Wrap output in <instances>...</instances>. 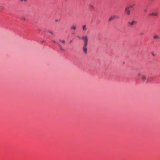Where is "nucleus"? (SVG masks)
<instances>
[{
	"instance_id": "nucleus-1",
	"label": "nucleus",
	"mask_w": 160,
	"mask_h": 160,
	"mask_svg": "<svg viewBox=\"0 0 160 160\" xmlns=\"http://www.w3.org/2000/svg\"><path fill=\"white\" fill-rule=\"evenodd\" d=\"M119 18V17L116 15H111L108 19V21L110 22L114 19H118Z\"/></svg>"
},
{
	"instance_id": "nucleus-2",
	"label": "nucleus",
	"mask_w": 160,
	"mask_h": 160,
	"mask_svg": "<svg viewBox=\"0 0 160 160\" xmlns=\"http://www.w3.org/2000/svg\"><path fill=\"white\" fill-rule=\"evenodd\" d=\"M125 11L128 15H129L131 14L129 7H127L125 10Z\"/></svg>"
},
{
	"instance_id": "nucleus-3",
	"label": "nucleus",
	"mask_w": 160,
	"mask_h": 160,
	"mask_svg": "<svg viewBox=\"0 0 160 160\" xmlns=\"http://www.w3.org/2000/svg\"><path fill=\"white\" fill-rule=\"evenodd\" d=\"M137 23V22L134 20H133L132 22H128V24L132 26L136 25Z\"/></svg>"
},
{
	"instance_id": "nucleus-4",
	"label": "nucleus",
	"mask_w": 160,
	"mask_h": 160,
	"mask_svg": "<svg viewBox=\"0 0 160 160\" xmlns=\"http://www.w3.org/2000/svg\"><path fill=\"white\" fill-rule=\"evenodd\" d=\"M81 39L83 40L84 42H88V38L87 36H82Z\"/></svg>"
},
{
	"instance_id": "nucleus-5",
	"label": "nucleus",
	"mask_w": 160,
	"mask_h": 160,
	"mask_svg": "<svg viewBox=\"0 0 160 160\" xmlns=\"http://www.w3.org/2000/svg\"><path fill=\"white\" fill-rule=\"evenodd\" d=\"M158 13L157 12L154 11L151 13L150 15L151 16H157L158 15Z\"/></svg>"
},
{
	"instance_id": "nucleus-6",
	"label": "nucleus",
	"mask_w": 160,
	"mask_h": 160,
	"mask_svg": "<svg viewBox=\"0 0 160 160\" xmlns=\"http://www.w3.org/2000/svg\"><path fill=\"white\" fill-rule=\"evenodd\" d=\"M146 75H142L141 76V79L142 81H144L146 79Z\"/></svg>"
},
{
	"instance_id": "nucleus-7",
	"label": "nucleus",
	"mask_w": 160,
	"mask_h": 160,
	"mask_svg": "<svg viewBox=\"0 0 160 160\" xmlns=\"http://www.w3.org/2000/svg\"><path fill=\"white\" fill-rule=\"evenodd\" d=\"M82 50L83 52L85 54H87V48L85 47H83Z\"/></svg>"
},
{
	"instance_id": "nucleus-8",
	"label": "nucleus",
	"mask_w": 160,
	"mask_h": 160,
	"mask_svg": "<svg viewBox=\"0 0 160 160\" xmlns=\"http://www.w3.org/2000/svg\"><path fill=\"white\" fill-rule=\"evenodd\" d=\"M154 78V77H148L147 78V81L149 82V81H151V80H153Z\"/></svg>"
},
{
	"instance_id": "nucleus-9",
	"label": "nucleus",
	"mask_w": 160,
	"mask_h": 160,
	"mask_svg": "<svg viewBox=\"0 0 160 160\" xmlns=\"http://www.w3.org/2000/svg\"><path fill=\"white\" fill-rule=\"evenodd\" d=\"M70 28L71 30H75L76 29V27L75 26H72L70 27Z\"/></svg>"
},
{
	"instance_id": "nucleus-10",
	"label": "nucleus",
	"mask_w": 160,
	"mask_h": 160,
	"mask_svg": "<svg viewBox=\"0 0 160 160\" xmlns=\"http://www.w3.org/2000/svg\"><path fill=\"white\" fill-rule=\"evenodd\" d=\"M82 30L83 31H86L87 30V28H86V25H84L82 26Z\"/></svg>"
},
{
	"instance_id": "nucleus-11",
	"label": "nucleus",
	"mask_w": 160,
	"mask_h": 160,
	"mask_svg": "<svg viewBox=\"0 0 160 160\" xmlns=\"http://www.w3.org/2000/svg\"><path fill=\"white\" fill-rule=\"evenodd\" d=\"M58 45L59 47H60V49L62 51H64V50L62 48V46L59 43H58Z\"/></svg>"
},
{
	"instance_id": "nucleus-12",
	"label": "nucleus",
	"mask_w": 160,
	"mask_h": 160,
	"mask_svg": "<svg viewBox=\"0 0 160 160\" xmlns=\"http://www.w3.org/2000/svg\"><path fill=\"white\" fill-rule=\"evenodd\" d=\"M153 38L154 39H159L160 38L159 37L158 35H155L154 36Z\"/></svg>"
},
{
	"instance_id": "nucleus-13",
	"label": "nucleus",
	"mask_w": 160,
	"mask_h": 160,
	"mask_svg": "<svg viewBox=\"0 0 160 160\" xmlns=\"http://www.w3.org/2000/svg\"><path fill=\"white\" fill-rule=\"evenodd\" d=\"M87 45H88V42H84V45L83 46V47L86 48Z\"/></svg>"
},
{
	"instance_id": "nucleus-14",
	"label": "nucleus",
	"mask_w": 160,
	"mask_h": 160,
	"mask_svg": "<svg viewBox=\"0 0 160 160\" xmlns=\"http://www.w3.org/2000/svg\"><path fill=\"white\" fill-rule=\"evenodd\" d=\"M59 41L60 42H61L63 44H65V41L64 40H61V39L59 40Z\"/></svg>"
},
{
	"instance_id": "nucleus-15",
	"label": "nucleus",
	"mask_w": 160,
	"mask_h": 160,
	"mask_svg": "<svg viewBox=\"0 0 160 160\" xmlns=\"http://www.w3.org/2000/svg\"><path fill=\"white\" fill-rule=\"evenodd\" d=\"M48 32L49 33H50L51 34H52L53 35V36H55V34L53 33L52 31H48Z\"/></svg>"
},
{
	"instance_id": "nucleus-16",
	"label": "nucleus",
	"mask_w": 160,
	"mask_h": 160,
	"mask_svg": "<svg viewBox=\"0 0 160 160\" xmlns=\"http://www.w3.org/2000/svg\"><path fill=\"white\" fill-rule=\"evenodd\" d=\"M135 5L134 4H132L130 6L128 7H129V8H133V7L135 6Z\"/></svg>"
},
{
	"instance_id": "nucleus-17",
	"label": "nucleus",
	"mask_w": 160,
	"mask_h": 160,
	"mask_svg": "<svg viewBox=\"0 0 160 160\" xmlns=\"http://www.w3.org/2000/svg\"><path fill=\"white\" fill-rule=\"evenodd\" d=\"M26 18L25 17H22L21 18V19L22 20H26Z\"/></svg>"
},
{
	"instance_id": "nucleus-18",
	"label": "nucleus",
	"mask_w": 160,
	"mask_h": 160,
	"mask_svg": "<svg viewBox=\"0 0 160 160\" xmlns=\"http://www.w3.org/2000/svg\"><path fill=\"white\" fill-rule=\"evenodd\" d=\"M60 21V19H56L55 20V22H59Z\"/></svg>"
},
{
	"instance_id": "nucleus-19",
	"label": "nucleus",
	"mask_w": 160,
	"mask_h": 160,
	"mask_svg": "<svg viewBox=\"0 0 160 160\" xmlns=\"http://www.w3.org/2000/svg\"><path fill=\"white\" fill-rule=\"evenodd\" d=\"M151 54H152V56L153 57H155V54L154 53H153V52H152L151 53Z\"/></svg>"
},
{
	"instance_id": "nucleus-20",
	"label": "nucleus",
	"mask_w": 160,
	"mask_h": 160,
	"mask_svg": "<svg viewBox=\"0 0 160 160\" xmlns=\"http://www.w3.org/2000/svg\"><path fill=\"white\" fill-rule=\"evenodd\" d=\"M142 74L141 73H139L138 74V75L139 76H142Z\"/></svg>"
},
{
	"instance_id": "nucleus-21",
	"label": "nucleus",
	"mask_w": 160,
	"mask_h": 160,
	"mask_svg": "<svg viewBox=\"0 0 160 160\" xmlns=\"http://www.w3.org/2000/svg\"><path fill=\"white\" fill-rule=\"evenodd\" d=\"M52 42L53 43H56V41H54V40L52 41Z\"/></svg>"
},
{
	"instance_id": "nucleus-22",
	"label": "nucleus",
	"mask_w": 160,
	"mask_h": 160,
	"mask_svg": "<svg viewBox=\"0 0 160 160\" xmlns=\"http://www.w3.org/2000/svg\"><path fill=\"white\" fill-rule=\"evenodd\" d=\"M21 1H26V0H20Z\"/></svg>"
},
{
	"instance_id": "nucleus-23",
	"label": "nucleus",
	"mask_w": 160,
	"mask_h": 160,
	"mask_svg": "<svg viewBox=\"0 0 160 160\" xmlns=\"http://www.w3.org/2000/svg\"><path fill=\"white\" fill-rule=\"evenodd\" d=\"M72 42V40H71L70 42H69V43H71V42Z\"/></svg>"
},
{
	"instance_id": "nucleus-24",
	"label": "nucleus",
	"mask_w": 160,
	"mask_h": 160,
	"mask_svg": "<svg viewBox=\"0 0 160 160\" xmlns=\"http://www.w3.org/2000/svg\"><path fill=\"white\" fill-rule=\"evenodd\" d=\"M44 42H45V41H42V44Z\"/></svg>"
},
{
	"instance_id": "nucleus-25",
	"label": "nucleus",
	"mask_w": 160,
	"mask_h": 160,
	"mask_svg": "<svg viewBox=\"0 0 160 160\" xmlns=\"http://www.w3.org/2000/svg\"><path fill=\"white\" fill-rule=\"evenodd\" d=\"M140 35H142V34H142V33H140Z\"/></svg>"
},
{
	"instance_id": "nucleus-26",
	"label": "nucleus",
	"mask_w": 160,
	"mask_h": 160,
	"mask_svg": "<svg viewBox=\"0 0 160 160\" xmlns=\"http://www.w3.org/2000/svg\"><path fill=\"white\" fill-rule=\"evenodd\" d=\"M77 37H78V38H79V39H80V37H79V36H77Z\"/></svg>"
}]
</instances>
